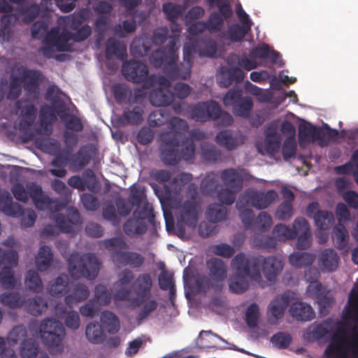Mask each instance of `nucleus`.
Here are the masks:
<instances>
[{
  "mask_svg": "<svg viewBox=\"0 0 358 358\" xmlns=\"http://www.w3.org/2000/svg\"><path fill=\"white\" fill-rule=\"evenodd\" d=\"M334 329V331L336 329V322H334L331 318H327L317 324L312 331V334L315 338L322 339L330 334Z\"/></svg>",
  "mask_w": 358,
  "mask_h": 358,
  "instance_id": "48",
  "label": "nucleus"
},
{
  "mask_svg": "<svg viewBox=\"0 0 358 358\" xmlns=\"http://www.w3.org/2000/svg\"><path fill=\"white\" fill-rule=\"evenodd\" d=\"M69 31L60 32L58 27H52L44 37L43 43L56 48L58 52H69L71 50Z\"/></svg>",
  "mask_w": 358,
  "mask_h": 358,
  "instance_id": "19",
  "label": "nucleus"
},
{
  "mask_svg": "<svg viewBox=\"0 0 358 358\" xmlns=\"http://www.w3.org/2000/svg\"><path fill=\"white\" fill-rule=\"evenodd\" d=\"M196 0H184V8L178 3L171 2L163 4L162 10L165 13L166 18L171 22H175L182 14L184 9L190 3H195Z\"/></svg>",
  "mask_w": 358,
  "mask_h": 358,
  "instance_id": "35",
  "label": "nucleus"
},
{
  "mask_svg": "<svg viewBox=\"0 0 358 358\" xmlns=\"http://www.w3.org/2000/svg\"><path fill=\"white\" fill-rule=\"evenodd\" d=\"M39 331L44 344L48 347L59 346L66 332L62 322L55 319L44 320L39 327Z\"/></svg>",
  "mask_w": 358,
  "mask_h": 358,
  "instance_id": "10",
  "label": "nucleus"
},
{
  "mask_svg": "<svg viewBox=\"0 0 358 358\" xmlns=\"http://www.w3.org/2000/svg\"><path fill=\"white\" fill-rule=\"evenodd\" d=\"M291 294L289 292H285L280 295L276 296L271 301L268 308V312L273 317L275 322L283 317L290 303Z\"/></svg>",
  "mask_w": 358,
  "mask_h": 358,
  "instance_id": "25",
  "label": "nucleus"
},
{
  "mask_svg": "<svg viewBox=\"0 0 358 358\" xmlns=\"http://www.w3.org/2000/svg\"><path fill=\"white\" fill-rule=\"evenodd\" d=\"M133 215L139 221L145 222V220L148 219L150 223H153L155 220L154 210L152 208L149 207L148 202L145 203L141 207L140 206H136Z\"/></svg>",
  "mask_w": 358,
  "mask_h": 358,
  "instance_id": "60",
  "label": "nucleus"
},
{
  "mask_svg": "<svg viewBox=\"0 0 358 358\" xmlns=\"http://www.w3.org/2000/svg\"><path fill=\"white\" fill-rule=\"evenodd\" d=\"M273 234L274 237L280 241L294 239V232L284 224H276L273 229Z\"/></svg>",
  "mask_w": 358,
  "mask_h": 358,
  "instance_id": "63",
  "label": "nucleus"
},
{
  "mask_svg": "<svg viewBox=\"0 0 358 358\" xmlns=\"http://www.w3.org/2000/svg\"><path fill=\"white\" fill-rule=\"evenodd\" d=\"M28 196L31 197L36 208L41 206L47 195L44 194L41 187L34 182L27 186Z\"/></svg>",
  "mask_w": 358,
  "mask_h": 358,
  "instance_id": "59",
  "label": "nucleus"
},
{
  "mask_svg": "<svg viewBox=\"0 0 358 358\" xmlns=\"http://www.w3.org/2000/svg\"><path fill=\"white\" fill-rule=\"evenodd\" d=\"M245 173L243 170L225 169V189L231 192H239L243 187Z\"/></svg>",
  "mask_w": 358,
  "mask_h": 358,
  "instance_id": "27",
  "label": "nucleus"
},
{
  "mask_svg": "<svg viewBox=\"0 0 358 358\" xmlns=\"http://www.w3.org/2000/svg\"><path fill=\"white\" fill-rule=\"evenodd\" d=\"M112 91L118 104H141L146 96V92L143 87L136 88L133 90L125 83L115 85Z\"/></svg>",
  "mask_w": 358,
  "mask_h": 358,
  "instance_id": "11",
  "label": "nucleus"
},
{
  "mask_svg": "<svg viewBox=\"0 0 358 358\" xmlns=\"http://www.w3.org/2000/svg\"><path fill=\"white\" fill-rule=\"evenodd\" d=\"M3 265L4 266L0 271V286L6 289H13L16 285V279L13 268L17 266V265Z\"/></svg>",
  "mask_w": 358,
  "mask_h": 358,
  "instance_id": "47",
  "label": "nucleus"
},
{
  "mask_svg": "<svg viewBox=\"0 0 358 358\" xmlns=\"http://www.w3.org/2000/svg\"><path fill=\"white\" fill-rule=\"evenodd\" d=\"M352 327L356 332L358 330V326L355 328V322L350 319L344 318V313H342L341 320L336 322V329L332 333L331 336V343L329 344L324 351L327 358H347L348 355L344 352V346L346 343V336L348 329Z\"/></svg>",
  "mask_w": 358,
  "mask_h": 358,
  "instance_id": "8",
  "label": "nucleus"
},
{
  "mask_svg": "<svg viewBox=\"0 0 358 358\" xmlns=\"http://www.w3.org/2000/svg\"><path fill=\"white\" fill-rule=\"evenodd\" d=\"M83 178L79 176L70 177L68 180L69 185L82 192L86 189L92 192H98L100 185L92 170H85L83 173Z\"/></svg>",
  "mask_w": 358,
  "mask_h": 358,
  "instance_id": "21",
  "label": "nucleus"
},
{
  "mask_svg": "<svg viewBox=\"0 0 358 358\" xmlns=\"http://www.w3.org/2000/svg\"><path fill=\"white\" fill-rule=\"evenodd\" d=\"M178 54L171 52L169 60L164 67L163 71L172 80L176 79L188 80L191 76L192 67L189 64H186L184 62L178 64Z\"/></svg>",
  "mask_w": 358,
  "mask_h": 358,
  "instance_id": "16",
  "label": "nucleus"
},
{
  "mask_svg": "<svg viewBox=\"0 0 358 358\" xmlns=\"http://www.w3.org/2000/svg\"><path fill=\"white\" fill-rule=\"evenodd\" d=\"M270 341L277 348L284 350L290 345L292 337L289 333L280 331L273 334Z\"/></svg>",
  "mask_w": 358,
  "mask_h": 358,
  "instance_id": "58",
  "label": "nucleus"
},
{
  "mask_svg": "<svg viewBox=\"0 0 358 358\" xmlns=\"http://www.w3.org/2000/svg\"><path fill=\"white\" fill-rule=\"evenodd\" d=\"M315 258V255L309 252H295L289 256V261L293 266L302 268L312 265Z\"/></svg>",
  "mask_w": 358,
  "mask_h": 358,
  "instance_id": "44",
  "label": "nucleus"
},
{
  "mask_svg": "<svg viewBox=\"0 0 358 358\" xmlns=\"http://www.w3.org/2000/svg\"><path fill=\"white\" fill-rule=\"evenodd\" d=\"M58 110H61V113L64 111L65 107L63 103H60L56 106L55 110L52 106L48 104H44L41 106L39 111V121L55 122L57 120L56 114Z\"/></svg>",
  "mask_w": 358,
  "mask_h": 358,
  "instance_id": "51",
  "label": "nucleus"
},
{
  "mask_svg": "<svg viewBox=\"0 0 358 358\" xmlns=\"http://www.w3.org/2000/svg\"><path fill=\"white\" fill-rule=\"evenodd\" d=\"M85 336L87 341L92 344H100L105 340L102 326L98 322H91L86 326Z\"/></svg>",
  "mask_w": 358,
  "mask_h": 358,
  "instance_id": "36",
  "label": "nucleus"
},
{
  "mask_svg": "<svg viewBox=\"0 0 358 358\" xmlns=\"http://www.w3.org/2000/svg\"><path fill=\"white\" fill-rule=\"evenodd\" d=\"M252 55L259 59H266L271 57L273 62H276L280 57L279 52L275 50H271L268 45L264 43L262 45L257 46L252 51Z\"/></svg>",
  "mask_w": 358,
  "mask_h": 358,
  "instance_id": "56",
  "label": "nucleus"
},
{
  "mask_svg": "<svg viewBox=\"0 0 358 358\" xmlns=\"http://www.w3.org/2000/svg\"><path fill=\"white\" fill-rule=\"evenodd\" d=\"M197 52L200 57H214L217 52V43L210 37L196 40Z\"/></svg>",
  "mask_w": 358,
  "mask_h": 358,
  "instance_id": "41",
  "label": "nucleus"
},
{
  "mask_svg": "<svg viewBox=\"0 0 358 358\" xmlns=\"http://www.w3.org/2000/svg\"><path fill=\"white\" fill-rule=\"evenodd\" d=\"M306 214L308 217L314 220L315 225L321 230L329 229L334 222L333 213L319 209L317 202H312L308 204Z\"/></svg>",
  "mask_w": 358,
  "mask_h": 358,
  "instance_id": "20",
  "label": "nucleus"
},
{
  "mask_svg": "<svg viewBox=\"0 0 358 358\" xmlns=\"http://www.w3.org/2000/svg\"><path fill=\"white\" fill-rule=\"evenodd\" d=\"M127 55V47L122 42L114 38H109L107 40L105 50L107 59H111L113 57H115L123 60Z\"/></svg>",
  "mask_w": 358,
  "mask_h": 358,
  "instance_id": "34",
  "label": "nucleus"
},
{
  "mask_svg": "<svg viewBox=\"0 0 358 358\" xmlns=\"http://www.w3.org/2000/svg\"><path fill=\"white\" fill-rule=\"evenodd\" d=\"M208 275L196 281L198 292L206 293L210 299L209 307L221 314L224 310V261L218 257L210 258L206 262Z\"/></svg>",
  "mask_w": 358,
  "mask_h": 358,
  "instance_id": "2",
  "label": "nucleus"
},
{
  "mask_svg": "<svg viewBox=\"0 0 358 358\" xmlns=\"http://www.w3.org/2000/svg\"><path fill=\"white\" fill-rule=\"evenodd\" d=\"M344 318L350 319L355 322V328L358 326V288H352L349 293L347 304L343 310Z\"/></svg>",
  "mask_w": 358,
  "mask_h": 358,
  "instance_id": "29",
  "label": "nucleus"
},
{
  "mask_svg": "<svg viewBox=\"0 0 358 358\" xmlns=\"http://www.w3.org/2000/svg\"><path fill=\"white\" fill-rule=\"evenodd\" d=\"M222 110L215 101L199 102L191 109L190 117L199 122H206L220 117Z\"/></svg>",
  "mask_w": 358,
  "mask_h": 358,
  "instance_id": "12",
  "label": "nucleus"
},
{
  "mask_svg": "<svg viewBox=\"0 0 358 358\" xmlns=\"http://www.w3.org/2000/svg\"><path fill=\"white\" fill-rule=\"evenodd\" d=\"M122 74L128 81L143 84L148 77V69L144 63L130 59L122 64Z\"/></svg>",
  "mask_w": 358,
  "mask_h": 358,
  "instance_id": "15",
  "label": "nucleus"
},
{
  "mask_svg": "<svg viewBox=\"0 0 358 358\" xmlns=\"http://www.w3.org/2000/svg\"><path fill=\"white\" fill-rule=\"evenodd\" d=\"M53 254L51 248L48 245H43L36 256V264L41 271H47L52 262Z\"/></svg>",
  "mask_w": 358,
  "mask_h": 358,
  "instance_id": "39",
  "label": "nucleus"
},
{
  "mask_svg": "<svg viewBox=\"0 0 358 358\" xmlns=\"http://www.w3.org/2000/svg\"><path fill=\"white\" fill-rule=\"evenodd\" d=\"M106 250L111 252L110 259L118 266H130L132 268L141 267L145 261L143 255L136 252L126 251L129 248L126 241L120 237H113L104 240Z\"/></svg>",
  "mask_w": 358,
  "mask_h": 358,
  "instance_id": "6",
  "label": "nucleus"
},
{
  "mask_svg": "<svg viewBox=\"0 0 358 358\" xmlns=\"http://www.w3.org/2000/svg\"><path fill=\"white\" fill-rule=\"evenodd\" d=\"M18 74H11L10 76L9 90L7 98L9 100H16L22 94V86L29 95H38L39 86L43 80L41 71L28 69L20 66L17 69Z\"/></svg>",
  "mask_w": 358,
  "mask_h": 358,
  "instance_id": "4",
  "label": "nucleus"
},
{
  "mask_svg": "<svg viewBox=\"0 0 358 358\" xmlns=\"http://www.w3.org/2000/svg\"><path fill=\"white\" fill-rule=\"evenodd\" d=\"M1 303L10 308H21L25 303V299L18 292H13L3 293L0 296Z\"/></svg>",
  "mask_w": 358,
  "mask_h": 358,
  "instance_id": "50",
  "label": "nucleus"
},
{
  "mask_svg": "<svg viewBox=\"0 0 358 358\" xmlns=\"http://www.w3.org/2000/svg\"><path fill=\"white\" fill-rule=\"evenodd\" d=\"M25 284L34 292L38 293L43 290V282L36 271H28L25 276Z\"/></svg>",
  "mask_w": 358,
  "mask_h": 358,
  "instance_id": "54",
  "label": "nucleus"
},
{
  "mask_svg": "<svg viewBox=\"0 0 358 358\" xmlns=\"http://www.w3.org/2000/svg\"><path fill=\"white\" fill-rule=\"evenodd\" d=\"M259 262L257 257H247L243 252L237 254L231 262L236 273L229 283V289L236 294L244 292L249 287L248 278L259 283L262 281Z\"/></svg>",
  "mask_w": 358,
  "mask_h": 358,
  "instance_id": "3",
  "label": "nucleus"
},
{
  "mask_svg": "<svg viewBox=\"0 0 358 358\" xmlns=\"http://www.w3.org/2000/svg\"><path fill=\"white\" fill-rule=\"evenodd\" d=\"M178 208L180 211L178 221L191 228H194L198 222V210L196 201L194 199L185 201Z\"/></svg>",
  "mask_w": 358,
  "mask_h": 358,
  "instance_id": "24",
  "label": "nucleus"
},
{
  "mask_svg": "<svg viewBox=\"0 0 358 358\" xmlns=\"http://www.w3.org/2000/svg\"><path fill=\"white\" fill-rule=\"evenodd\" d=\"M169 131L160 134V158L166 165L175 166L181 160L189 161L194 157L195 145L192 139L182 136L189 129L186 120L178 117L171 118Z\"/></svg>",
  "mask_w": 358,
  "mask_h": 358,
  "instance_id": "1",
  "label": "nucleus"
},
{
  "mask_svg": "<svg viewBox=\"0 0 358 358\" xmlns=\"http://www.w3.org/2000/svg\"><path fill=\"white\" fill-rule=\"evenodd\" d=\"M48 293L54 296H62L69 292V278L66 275H59L50 282L47 288Z\"/></svg>",
  "mask_w": 358,
  "mask_h": 358,
  "instance_id": "40",
  "label": "nucleus"
},
{
  "mask_svg": "<svg viewBox=\"0 0 358 358\" xmlns=\"http://www.w3.org/2000/svg\"><path fill=\"white\" fill-rule=\"evenodd\" d=\"M111 293L107 287L101 284H99L94 287V299L100 306H108L111 302Z\"/></svg>",
  "mask_w": 358,
  "mask_h": 358,
  "instance_id": "55",
  "label": "nucleus"
},
{
  "mask_svg": "<svg viewBox=\"0 0 358 358\" xmlns=\"http://www.w3.org/2000/svg\"><path fill=\"white\" fill-rule=\"evenodd\" d=\"M149 99L152 106H165L173 103L174 95L170 89L157 88L150 92Z\"/></svg>",
  "mask_w": 358,
  "mask_h": 358,
  "instance_id": "33",
  "label": "nucleus"
},
{
  "mask_svg": "<svg viewBox=\"0 0 358 358\" xmlns=\"http://www.w3.org/2000/svg\"><path fill=\"white\" fill-rule=\"evenodd\" d=\"M132 287L137 297L131 300V306L133 307L141 306L137 315V320L141 322L147 319L158 307L157 301L150 298L152 287V280L150 275L148 273L139 275L134 282Z\"/></svg>",
  "mask_w": 358,
  "mask_h": 358,
  "instance_id": "5",
  "label": "nucleus"
},
{
  "mask_svg": "<svg viewBox=\"0 0 358 358\" xmlns=\"http://www.w3.org/2000/svg\"><path fill=\"white\" fill-rule=\"evenodd\" d=\"M208 221L217 223L224 220V201L210 204L205 213Z\"/></svg>",
  "mask_w": 358,
  "mask_h": 358,
  "instance_id": "49",
  "label": "nucleus"
},
{
  "mask_svg": "<svg viewBox=\"0 0 358 358\" xmlns=\"http://www.w3.org/2000/svg\"><path fill=\"white\" fill-rule=\"evenodd\" d=\"M325 132L322 128L317 127L311 123L300 124L299 127V143L304 148L307 144L316 141H322L325 137Z\"/></svg>",
  "mask_w": 358,
  "mask_h": 358,
  "instance_id": "23",
  "label": "nucleus"
},
{
  "mask_svg": "<svg viewBox=\"0 0 358 358\" xmlns=\"http://www.w3.org/2000/svg\"><path fill=\"white\" fill-rule=\"evenodd\" d=\"M332 238L337 248H345L348 243V231L343 224H339L333 229Z\"/></svg>",
  "mask_w": 358,
  "mask_h": 358,
  "instance_id": "53",
  "label": "nucleus"
},
{
  "mask_svg": "<svg viewBox=\"0 0 358 358\" xmlns=\"http://www.w3.org/2000/svg\"><path fill=\"white\" fill-rule=\"evenodd\" d=\"M27 331L23 325H17L14 327L10 331L8 336V341L10 345L17 344L27 340Z\"/></svg>",
  "mask_w": 358,
  "mask_h": 358,
  "instance_id": "64",
  "label": "nucleus"
},
{
  "mask_svg": "<svg viewBox=\"0 0 358 358\" xmlns=\"http://www.w3.org/2000/svg\"><path fill=\"white\" fill-rule=\"evenodd\" d=\"M174 45L175 43L171 42V45L167 50L163 49L154 51L150 57V64L156 68H159L162 66L164 68L169 60V56H171V53H176L174 49Z\"/></svg>",
  "mask_w": 358,
  "mask_h": 358,
  "instance_id": "37",
  "label": "nucleus"
},
{
  "mask_svg": "<svg viewBox=\"0 0 358 358\" xmlns=\"http://www.w3.org/2000/svg\"><path fill=\"white\" fill-rule=\"evenodd\" d=\"M24 304L27 312L34 316L40 315L48 308L47 301L41 296L29 298Z\"/></svg>",
  "mask_w": 358,
  "mask_h": 358,
  "instance_id": "46",
  "label": "nucleus"
},
{
  "mask_svg": "<svg viewBox=\"0 0 358 358\" xmlns=\"http://www.w3.org/2000/svg\"><path fill=\"white\" fill-rule=\"evenodd\" d=\"M123 231L129 236L144 234L148 229L145 222L134 218L128 219L123 224Z\"/></svg>",
  "mask_w": 358,
  "mask_h": 358,
  "instance_id": "38",
  "label": "nucleus"
},
{
  "mask_svg": "<svg viewBox=\"0 0 358 358\" xmlns=\"http://www.w3.org/2000/svg\"><path fill=\"white\" fill-rule=\"evenodd\" d=\"M90 294L87 285L77 283L73 286L71 293L66 296L64 299L65 303L69 308H72L78 303L86 300Z\"/></svg>",
  "mask_w": 358,
  "mask_h": 358,
  "instance_id": "32",
  "label": "nucleus"
},
{
  "mask_svg": "<svg viewBox=\"0 0 358 358\" xmlns=\"http://www.w3.org/2000/svg\"><path fill=\"white\" fill-rule=\"evenodd\" d=\"M251 24H232L229 26L227 36L231 42H241L245 38L246 34L250 31ZM226 35V33H225Z\"/></svg>",
  "mask_w": 358,
  "mask_h": 358,
  "instance_id": "42",
  "label": "nucleus"
},
{
  "mask_svg": "<svg viewBox=\"0 0 358 358\" xmlns=\"http://www.w3.org/2000/svg\"><path fill=\"white\" fill-rule=\"evenodd\" d=\"M192 179V174L182 172L173 178L169 185H164L162 199L172 204L175 199L180 195L184 186Z\"/></svg>",
  "mask_w": 358,
  "mask_h": 358,
  "instance_id": "17",
  "label": "nucleus"
},
{
  "mask_svg": "<svg viewBox=\"0 0 358 358\" xmlns=\"http://www.w3.org/2000/svg\"><path fill=\"white\" fill-rule=\"evenodd\" d=\"M236 206L239 211L240 217L245 227L247 228L250 227L254 222L255 214L251 208H248L250 204L246 203L245 200L240 196Z\"/></svg>",
  "mask_w": 358,
  "mask_h": 358,
  "instance_id": "45",
  "label": "nucleus"
},
{
  "mask_svg": "<svg viewBox=\"0 0 358 358\" xmlns=\"http://www.w3.org/2000/svg\"><path fill=\"white\" fill-rule=\"evenodd\" d=\"M38 353V346L31 338L22 343L20 355L22 358H36Z\"/></svg>",
  "mask_w": 358,
  "mask_h": 358,
  "instance_id": "61",
  "label": "nucleus"
},
{
  "mask_svg": "<svg viewBox=\"0 0 358 358\" xmlns=\"http://www.w3.org/2000/svg\"><path fill=\"white\" fill-rule=\"evenodd\" d=\"M101 322L109 334H116L120 330V321L117 316L111 311L104 310L100 317Z\"/></svg>",
  "mask_w": 358,
  "mask_h": 358,
  "instance_id": "43",
  "label": "nucleus"
},
{
  "mask_svg": "<svg viewBox=\"0 0 358 358\" xmlns=\"http://www.w3.org/2000/svg\"><path fill=\"white\" fill-rule=\"evenodd\" d=\"M0 211L12 217H20L24 209L17 203H13L10 194L7 192H0Z\"/></svg>",
  "mask_w": 358,
  "mask_h": 358,
  "instance_id": "26",
  "label": "nucleus"
},
{
  "mask_svg": "<svg viewBox=\"0 0 358 358\" xmlns=\"http://www.w3.org/2000/svg\"><path fill=\"white\" fill-rule=\"evenodd\" d=\"M169 79V78H168L162 76L157 78L155 75L152 74L148 76L142 87L145 90L150 89L157 83L159 85L158 89H170L171 83Z\"/></svg>",
  "mask_w": 358,
  "mask_h": 358,
  "instance_id": "57",
  "label": "nucleus"
},
{
  "mask_svg": "<svg viewBox=\"0 0 358 358\" xmlns=\"http://www.w3.org/2000/svg\"><path fill=\"white\" fill-rule=\"evenodd\" d=\"M320 272L316 267H310L305 271V278L310 282L307 287V292L315 299L321 311L331 307L334 299L329 290L327 289L318 282Z\"/></svg>",
  "mask_w": 358,
  "mask_h": 358,
  "instance_id": "9",
  "label": "nucleus"
},
{
  "mask_svg": "<svg viewBox=\"0 0 358 358\" xmlns=\"http://www.w3.org/2000/svg\"><path fill=\"white\" fill-rule=\"evenodd\" d=\"M143 108L141 106L133 108L127 107L122 114L119 117L118 121L121 124L138 125L143 121Z\"/></svg>",
  "mask_w": 358,
  "mask_h": 358,
  "instance_id": "31",
  "label": "nucleus"
},
{
  "mask_svg": "<svg viewBox=\"0 0 358 358\" xmlns=\"http://www.w3.org/2000/svg\"><path fill=\"white\" fill-rule=\"evenodd\" d=\"M246 203L257 210L268 208L278 198V193L273 189L264 192L257 189H247L241 196Z\"/></svg>",
  "mask_w": 358,
  "mask_h": 358,
  "instance_id": "13",
  "label": "nucleus"
},
{
  "mask_svg": "<svg viewBox=\"0 0 358 358\" xmlns=\"http://www.w3.org/2000/svg\"><path fill=\"white\" fill-rule=\"evenodd\" d=\"M247 257L259 258V266L262 265V272L266 279L271 283L276 282L277 278L283 268L282 260L274 256L264 257L260 255H251Z\"/></svg>",
  "mask_w": 358,
  "mask_h": 358,
  "instance_id": "18",
  "label": "nucleus"
},
{
  "mask_svg": "<svg viewBox=\"0 0 358 358\" xmlns=\"http://www.w3.org/2000/svg\"><path fill=\"white\" fill-rule=\"evenodd\" d=\"M67 262L69 273L76 279L83 277L88 280H94L100 270V262L92 253L80 255L78 252H73L70 255Z\"/></svg>",
  "mask_w": 358,
  "mask_h": 358,
  "instance_id": "7",
  "label": "nucleus"
},
{
  "mask_svg": "<svg viewBox=\"0 0 358 358\" xmlns=\"http://www.w3.org/2000/svg\"><path fill=\"white\" fill-rule=\"evenodd\" d=\"M252 108V99L249 96H245L238 102L234 103L233 110L235 115L247 118L250 116Z\"/></svg>",
  "mask_w": 358,
  "mask_h": 358,
  "instance_id": "52",
  "label": "nucleus"
},
{
  "mask_svg": "<svg viewBox=\"0 0 358 358\" xmlns=\"http://www.w3.org/2000/svg\"><path fill=\"white\" fill-rule=\"evenodd\" d=\"M289 312L292 317L299 321H310L315 317L313 308L304 302L293 303Z\"/></svg>",
  "mask_w": 358,
  "mask_h": 358,
  "instance_id": "30",
  "label": "nucleus"
},
{
  "mask_svg": "<svg viewBox=\"0 0 358 358\" xmlns=\"http://www.w3.org/2000/svg\"><path fill=\"white\" fill-rule=\"evenodd\" d=\"M93 150L90 145H83L78 151L75 162L80 169L86 166L92 159Z\"/></svg>",
  "mask_w": 358,
  "mask_h": 358,
  "instance_id": "62",
  "label": "nucleus"
},
{
  "mask_svg": "<svg viewBox=\"0 0 358 358\" xmlns=\"http://www.w3.org/2000/svg\"><path fill=\"white\" fill-rule=\"evenodd\" d=\"M339 257L333 249L324 250L318 260V265L323 272H332L338 266Z\"/></svg>",
  "mask_w": 358,
  "mask_h": 358,
  "instance_id": "28",
  "label": "nucleus"
},
{
  "mask_svg": "<svg viewBox=\"0 0 358 358\" xmlns=\"http://www.w3.org/2000/svg\"><path fill=\"white\" fill-rule=\"evenodd\" d=\"M224 171L219 173H210L202 180L200 189L203 195L224 201Z\"/></svg>",
  "mask_w": 358,
  "mask_h": 358,
  "instance_id": "14",
  "label": "nucleus"
},
{
  "mask_svg": "<svg viewBox=\"0 0 358 358\" xmlns=\"http://www.w3.org/2000/svg\"><path fill=\"white\" fill-rule=\"evenodd\" d=\"M27 101V99H20L15 102V108L20 111V116L18 127L24 134L33 125L37 114V109L32 103L22 106V103Z\"/></svg>",
  "mask_w": 358,
  "mask_h": 358,
  "instance_id": "22",
  "label": "nucleus"
}]
</instances>
